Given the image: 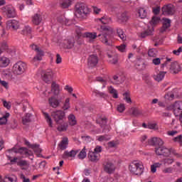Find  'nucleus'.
Returning <instances> with one entry per match:
<instances>
[{
    "mask_svg": "<svg viewBox=\"0 0 182 182\" xmlns=\"http://www.w3.org/2000/svg\"><path fill=\"white\" fill-rule=\"evenodd\" d=\"M103 33L98 35L101 42L106 46H113V42L110 41V34L113 33V28L107 26H101Z\"/></svg>",
    "mask_w": 182,
    "mask_h": 182,
    "instance_id": "obj_1",
    "label": "nucleus"
},
{
    "mask_svg": "<svg viewBox=\"0 0 182 182\" xmlns=\"http://www.w3.org/2000/svg\"><path fill=\"white\" fill-rule=\"evenodd\" d=\"M129 170L134 176H141L144 173V165L141 161H134L130 164Z\"/></svg>",
    "mask_w": 182,
    "mask_h": 182,
    "instance_id": "obj_2",
    "label": "nucleus"
},
{
    "mask_svg": "<svg viewBox=\"0 0 182 182\" xmlns=\"http://www.w3.org/2000/svg\"><path fill=\"white\" fill-rule=\"evenodd\" d=\"M90 14V9L83 3H78L75 5V15L77 18H86Z\"/></svg>",
    "mask_w": 182,
    "mask_h": 182,
    "instance_id": "obj_3",
    "label": "nucleus"
},
{
    "mask_svg": "<svg viewBox=\"0 0 182 182\" xmlns=\"http://www.w3.org/2000/svg\"><path fill=\"white\" fill-rule=\"evenodd\" d=\"M166 110H172L176 117H179V122L182 123V101H176L168 106Z\"/></svg>",
    "mask_w": 182,
    "mask_h": 182,
    "instance_id": "obj_4",
    "label": "nucleus"
},
{
    "mask_svg": "<svg viewBox=\"0 0 182 182\" xmlns=\"http://www.w3.org/2000/svg\"><path fill=\"white\" fill-rule=\"evenodd\" d=\"M160 22V18L157 16H153L151 20L149 21L151 27H148L146 30L141 33V37L146 38V36H151L154 32V25H157Z\"/></svg>",
    "mask_w": 182,
    "mask_h": 182,
    "instance_id": "obj_5",
    "label": "nucleus"
},
{
    "mask_svg": "<svg viewBox=\"0 0 182 182\" xmlns=\"http://www.w3.org/2000/svg\"><path fill=\"white\" fill-rule=\"evenodd\" d=\"M171 58H166V61L161 64V68H168L172 73H178V72H181V67L176 61L171 63Z\"/></svg>",
    "mask_w": 182,
    "mask_h": 182,
    "instance_id": "obj_6",
    "label": "nucleus"
},
{
    "mask_svg": "<svg viewBox=\"0 0 182 182\" xmlns=\"http://www.w3.org/2000/svg\"><path fill=\"white\" fill-rule=\"evenodd\" d=\"M155 153L157 154V156H165L166 157L170 156L171 153H173L175 156H176V157H181V155L164 146H159L158 148H155Z\"/></svg>",
    "mask_w": 182,
    "mask_h": 182,
    "instance_id": "obj_7",
    "label": "nucleus"
},
{
    "mask_svg": "<svg viewBox=\"0 0 182 182\" xmlns=\"http://www.w3.org/2000/svg\"><path fill=\"white\" fill-rule=\"evenodd\" d=\"M26 68V63L22 61H18L13 65L12 71L14 75H23V73H25Z\"/></svg>",
    "mask_w": 182,
    "mask_h": 182,
    "instance_id": "obj_8",
    "label": "nucleus"
},
{
    "mask_svg": "<svg viewBox=\"0 0 182 182\" xmlns=\"http://www.w3.org/2000/svg\"><path fill=\"white\" fill-rule=\"evenodd\" d=\"M2 12L9 18H16L18 14H16V9L12 5H7L1 8Z\"/></svg>",
    "mask_w": 182,
    "mask_h": 182,
    "instance_id": "obj_9",
    "label": "nucleus"
},
{
    "mask_svg": "<svg viewBox=\"0 0 182 182\" xmlns=\"http://www.w3.org/2000/svg\"><path fill=\"white\" fill-rule=\"evenodd\" d=\"M30 48H31V49L35 50V52L37 53L36 55L33 58V63H34V62H40V60H42V57L44 55L43 50L40 49L39 47L35 44L30 46Z\"/></svg>",
    "mask_w": 182,
    "mask_h": 182,
    "instance_id": "obj_10",
    "label": "nucleus"
},
{
    "mask_svg": "<svg viewBox=\"0 0 182 182\" xmlns=\"http://www.w3.org/2000/svg\"><path fill=\"white\" fill-rule=\"evenodd\" d=\"M104 171L105 173H107L108 174H113L114 173V171L116 170V166H114V164L110 161H106L104 164Z\"/></svg>",
    "mask_w": 182,
    "mask_h": 182,
    "instance_id": "obj_11",
    "label": "nucleus"
},
{
    "mask_svg": "<svg viewBox=\"0 0 182 182\" xmlns=\"http://www.w3.org/2000/svg\"><path fill=\"white\" fill-rule=\"evenodd\" d=\"M19 26L20 24L18 20L11 19L6 22V29H9V31H18Z\"/></svg>",
    "mask_w": 182,
    "mask_h": 182,
    "instance_id": "obj_12",
    "label": "nucleus"
},
{
    "mask_svg": "<svg viewBox=\"0 0 182 182\" xmlns=\"http://www.w3.org/2000/svg\"><path fill=\"white\" fill-rule=\"evenodd\" d=\"M97 123L101 126L102 129V132L104 133H106L107 132H109V127L107 125V119L106 117H100L97 119Z\"/></svg>",
    "mask_w": 182,
    "mask_h": 182,
    "instance_id": "obj_13",
    "label": "nucleus"
},
{
    "mask_svg": "<svg viewBox=\"0 0 182 182\" xmlns=\"http://www.w3.org/2000/svg\"><path fill=\"white\" fill-rule=\"evenodd\" d=\"M51 116L56 123H59V122L63 120V118L65 117V112L62 110L54 111L52 112Z\"/></svg>",
    "mask_w": 182,
    "mask_h": 182,
    "instance_id": "obj_14",
    "label": "nucleus"
},
{
    "mask_svg": "<svg viewBox=\"0 0 182 182\" xmlns=\"http://www.w3.org/2000/svg\"><path fill=\"white\" fill-rule=\"evenodd\" d=\"M97 63H99V58L97 57V55L93 54L89 56L87 64L90 68L96 67Z\"/></svg>",
    "mask_w": 182,
    "mask_h": 182,
    "instance_id": "obj_15",
    "label": "nucleus"
},
{
    "mask_svg": "<svg viewBox=\"0 0 182 182\" xmlns=\"http://www.w3.org/2000/svg\"><path fill=\"white\" fill-rule=\"evenodd\" d=\"M53 80V71L51 69H48L45 71L43 75V80L49 84Z\"/></svg>",
    "mask_w": 182,
    "mask_h": 182,
    "instance_id": "obj_16",
    "label": "nucleus"
},
{
    "mask_svg": "<svg viewBox=\"0 0 182 182\" xmlns=\"http://www.w3.org/2000/svg\"><path fill=\"white\" fill-rule=\"evenodd\" d=\"M148 143L150 146H159V147H161V146L164 144V141H163V139L159 137L151 138L148 141Z\"/></svg>",
    "mask_w": 182,
    "mask_h": 182,
    "instance_id": "obj_17",
    "label": "nucleus"
},
{
    "mask_svg": "<svg viewBox=\"0 0 182 182\" xmlns=\"http://www.w3.org/2000/svg\"><path fill=\"white\" fill-rule=\"evenodd\" d=\"M163 15H173L174 14V6L168 4L162 7Z\"/></svg>",
    "mask_w": 182,
    "mask_h": 182,
    "instance_id": "obj_18",
    "label": "nucleus"
},
{
    "mask_svg": "<svg viewBox=\"0 0 182 182\" xmlns=\"http://www.w3.org/2000/svg\"><path fill=\"white\" fill-rule=\"evenodd\" d=\"M88 159L92 163H97L100 160V154L90 151L88 153Z\"/></svg>",
    "mask_w": 182,
    "mask_h": 182,
    "instance_id": "obj_19",
    "label": "nucleus"
},
{
    "mask_svg": "<svg viewBox=\"0 0 182 182\" xmlns=\"http://www.w3.org/2000/svg\"><path fill=\"white\" fill-rule=\"evenodd\" d=\"M48 103L51 107L56 109L60 105V100L56 98V97L52 96L48 99Z\"/></svg>",
    "mask_w": 182,
    "mask_h": 182,
    "instance_id": "obj_20",
    "label": "nucleus"
},
{
    "mask_svg": "<svg viewBox=\"0 0 182 182\" xmlns=\"http://www.w3.org/2000/svg\"><path fill=\"white\" fill-rule=\"evenodd\" d=\"M82 38H86L89 40L90 42H93L96 38H97V33H90V32H85L82 35Z\"/></svg>",
    "mask_w": 182,
    "mask_h": 182,
    "instance_id": "obj_21",
    "label": "nucleus"
},
{
    "mask_svg": "<svg viewBox=\"0 0 182 182\" xmlns=\"http://www.w3.org/2000/svg\"><path fill=\"white\" fill-rule=\"evenodd\" d=\"M51 92L54 96H59L60 93V88L56 82H53L51 84Z\"/></svg>",
    "mask_w": 182,
    "mask_h": 182,
    "instance_id": "obj_22",
    "label": "nucleus"
},
{
    "mask_svg": "<svg viewBox=\"0 0 182 182\" xmlns=\"http://www.w3.org/2000/svg\"><path fill=\"white\" fill-rule=\"evenodd\" d=\"M164 23L163 26L161 28V32H166L170 26H171V20L168 18H163Z\"/></svg>",
    "mask_w": 182,
    "mask_h": 182,
    "instance_id": "obj_23",
    "label": "nucleus"
},
{
    "mask_svg": "<svg viewBox=\"0 0 182 182\" xmlns=\"http://www.w3.org/2000/svg\"><path fill=\"white\" fill-rule=\"evenodd\" d=\"M18 154H21L22 157H28V156H32V152L25 147H21L18 149Z\"/></svg>",
    "mask_w": 182,
    "mask_h": 182,
    "instance_id": "obj_24",
    "label": "nucleus"
},
{
    "mask_svg": "<svg viewBox=\"0 0 182 182\" xmlns=\"http://www.w3.org/2000/svg\"><path fill=\"white\" fill-rule=\"evenodd\" d=\"M68 145H69V139H68V137H64L58 144V147L59 149H60V150H66V149H68Z\"/></svg>",
    "mask_w": 182,
    "mask_h": 182,
    "instance_id": "obj_25",
    "label": "nucleus"
},
{
    "mask_svg": "<svg viewBox=\"0 0 182 182\" xmlns=\"http://www.w3.org/2000/svg\"><path fill=\"white\" fill-rule=\"evenodd\" d=\"M9 63H11L9 58L5 56L0 57V68H6L9 66Z\"/></svg>",
    "mask_w": 182,
    "mask_h": 182,
    "instance_id": "obj_26",
    "label": "nucleus"
},
{
    "mask_svg": "<svg viewBox=\"0 0 182 182\" xmlns=\"http://www.w3.org/2000/svg\"><path fill=\"white\" fill-rule=\"evenodd\" d=\"M75 46V39L73 38L64 41V47L66 49H72Z\"/></svg>",
    "mask_w": 182,
    "mask_h": 182,
    "instance_id": "obj_27",
    "label": "nucleus"
},
{
    "mask_svg": "<svg viewBox=\"0 0 182 182\" xmlns=\"http://www.w3.org/2000/svg\"><path fill=\"white\" fill-rule=\"evenodd\" d=\"M166 73H167V72L160 71L159 73L154 75V80H156V82H161V80L164 79Z\"/></svg>",
    "mask_w": 182,
    "mask_h": 182,
    "instance_id": "obj_28",
    "label": "nucleus"
},
{
    "mask_svg": "<svg viewBox=\"0 0 182 182\" xmlns=\"http://www.w3.org/2000/svg\"><path fill=\"white\" fill-rule=\"evenodd\" d=\"M18 178L15 175H6L3 178V181L1 182H17Z\"/></svg>",
    "mask_w": 182,
    "mask_h": 182,
    "instance_id": "obj_29",
    "label": "nucleus"
},
{
    "mask_svg": "<svg viewBox=\"0 0 182 182\" xmlns=\"http://www.w3.org/2000/svg\"><path fill=\"white\" fill-rule=\"evenodd\" d=\"M68 119L70 126H76V124H77V121L76 120L75 114H70L68 117Z\"/></svg>",
    "mask_w": 182,
    "mask_h": 182,
    "instance_id": "obj_30",
    "label": "nucleus"
},
{
    "mask_svg": "<svg viewBox=\"0 0 182 182\" xmlns=\"http://www.w3.org/2000/svg\"><path fill=\"white\" fill-rule=\"evenodd\" d=\"M137 14L141 19H146L147 18V11L144 8H139L137 10Z\"/></svg>",
    "mask_w": 182,
    "mask_h": 182,
    "instance_id": "obj_31",
    "label": "nucleus"
},
{
    "mask_svg": "<svg viewBox=\"0 0 182 182\" xmlns=\"http://www.w3.org/2000/svg\"><path fill=\"white\" fill-rule=\"evenodd\" d=\"M11 116V114L9 112H6L5 114L3 115V117H0V125L4 126V124H6L8 123V119Z\"/></svg>",
    "mask_w": 182,
    "mask_h": 182,
    "instance_id": "obj_32",
    "label": "nucleus"
},
{
    "mask_svg": "<svg viewBox=\"0 0 182 182\" xmlns=\"http://www.w3.org/2000/svg\"><path fill=\"white\" fill-rule=\"evenodd\" d=\"M32 22L34 23V25H39L41 22H42V16L40 14H35L32 17Z\"/></svg>",
    "mask_w": 182,
    "mask_h": 182,
    "instance_id": "obj_33",
    "label": "nucleus"
},
{
    "mask_svg": "<svg viewBox=\"0 0 182 182\" xmlns=\"http://www.w3.org/2000/svg\"><path fill=\"white\" fill-rule=\"evenodd\" d=\"M97 21H100V23L106 25L107 23H112V18L107 16H104L100 18H97Z\"/></svg>",
    "mask_w": 182,
    "mask_h": 182,
    "instance_id": "obj_34",
    "label": "nucleus"
},
{
    "mask_svg": "<svg viewBox=\"0 0 182 182\" xmlns=\"http://www.w3.org/2000/svg\"><path fill=\"white\" fill-rule=\"evenodd\" d=\"M68 127H69L68 122H63L57 127V130L58 132H66L68 130Z\"/></svg>",
    "mask_w": 182,
    "mask_h": 182,
    "instance_id": "obj_35",
    "label": "nucleus"
},
{
    "mask_svg": "<svg viewBox=\"0 0 182 182\" xmlns=\"http://www.w3.org/2000/svg\"><path fill=\"white\" fill-rule=\"evenodd\" d=\"M79 153V150H71L70 151H65V155L67 157H75V156Z\"/></svg>",
    "mask_w": 182,
    "mask_h": 182,
    "instance_id": "obj_36",
    "label": "nucleus"
},
{
    "mask_svg": "<svg viewBox=\"0 0 182 182\" xmlns=\"http://www.w3.org/2000/svg\"><path fill=\"white\" fill-rule=\"evenodd\" d=\"M107 56L109 59V63H112V65H116V63H117L119 59L117 58V55H112L110 54H108Z\"/></svg>",
    "mask_w": 182,
    "mask_h": 182,
    "instance_id": "obj_37",
    "label": "nucleus"
},
{
    "mask_svg": "<svg viewBox=\"0 0 182 182\" xmlns=\"http://www.w3.org/2000/svg\"><path fill=\"white\" fill-rule=\"evenodd\" d=\"M109 92L112 95V97L114 99H117L119 97V95L117 94V90H114V88L112 86H109L108 87Z\"/></svg>",
    "mask_w": 182,
    "mask_h": 182,
    "instance_id": "obj_38",
    "label": "nucleus"
},
{
    "mask_svg": "<svg viewBox=\"0 0 182 182\" xmlns=\"http://www.w3.org/2000/svg\"><path fill=\"white\" fill-rule=\"evenodd\" d=\"M113 80L112 82L113 85H120L121 83H123V80H120V77L119 75H115L112 77Z\"/></svg>",
    "mask_w": 182,
    "mask_h": 182,
    "instance_id": "obj_39",
    "label": "nucleus"
},
{
    "mask_svg": "<svg viewBox=\"0 0 182 182\" xmlns=\"http://www.w3.org/2000/svg\"><path fill=\"white\" fill-rule=\"evenodd\" d=\"M60 5L61 8H69L70 5H72V1L71 0H63L60 1Z\"/></svg>",
    "mask_w": 182,
    "mask_h": 182,
    "instance_id": "obj_40",
    "label": "nucleus"
},
{
    "mask_svg": "<svg viewBox=\"0 0 182 182\" xmlns=\"http://www.w3.org/2000/svg\"><path fill=\"white\" fill-rule=\"evenodd\" d=\"M31 149L33 150L34 153H36L38 155H39L40 153H42V149L39 144H33L31 145Z\"/></svg>",
    "mask_w": 182,
    "mask_h": 182,
    "instance_id": "obj_41",
    "label": "nucleus"
},
{
    "mask_svg": "<svg viewBox=\"0 0 182 182\" xmlns=\"http://www.w3.org/2000/svg\"><path fill=\"white\" fill-rule=\"evenodd\" d=\"M43 116H44L47 123L48 124V126L50 127H53L52 118L50 117L49 114H48L47 112H43Z\"/></svg>",
    "mask_w": 182,
    "mask_h": 182,
    "instance_id": "obj_42",
    "label": "nucleus"
},
{
    "mask_svg": "<svg viewBox=\"0 0 182 182\" xmlns=\"http://www.w3.org/2000/svg\"><path fill=\"white\" fill-rule=\"evenodd\" d=\"M119 22L124 23L129 21V16L125 13L122 14L118 18Z\"/></svg>",
    "mask_w": 182,
    "mask_h": 182,
    "instance_id": "obj_43",
    "label": "nucleus"
},
{
    "mask_svg": "<svg viewBox=\"0 0 182 182\" xmlns=\"http://www.w3.org/2000/svg\"><path fill=\"white\" fill-rule=\"evenodd\" d=\"M97 140L98 141H109L110 140V136L109 135H101L97 136Z\"/></svg>",
    "mask_w": 182,
    "mask_h": 182,
    "instance_id": "obj_44",
    "label": "nucleus"
},
{
    "mask_svg": "<svg viewBox=\"0 0 182 182\" xmlns=\"http://www.w3.org/2000/svg\"><path fill=\"white\" fill-rule=\"evenodd\" d=\"M161 167V163H155L151 166V172L154 173L157 171V168H160Z\"/></svg>",
    "mask_w": 182,
    "mask_h": 182,
    "instance_id": "obj_45",
    "label": "nucleus"
},
{
    "mask_svg": "<svg viewBox=\"0 0 182 182\" xmlns=\"http://www.w3.org/2000/svg\"><path fill=\"white\" fill-rule=\"evenodd\" d=\"M117 33L120 39H122V41H126V35H124V32L122 28H117Z\"/></svg>",
    "mask_w": 182,
    "mask_h": 182,
    "instance_id": "obj_46",
    "label": "nucleus"
},
{
    "mask_svg": "<svg viewBox=\"0 0 182 182\" xmlns=\"http://www.w3.org/2000/svg\"><path fill=\"white\" fill-rule=\"evenodd\" d=\"M32 115L31 114H26L22 119L23 124H28L31 122V117Z\"/></svg>",
    "mask_w": 182,
    "mask_h": 182,
    "instance_id": "obj_47",
    "label": "nucleus"
},
{
    "mask_svg": "<svg viewBox=\"0 0 182 182\" xmlns=\"http://www.w3.org/2000/svg\"><path fill=\"white\" fill-rule=\"evenodd\" d=\"M78 159L80 160H83V159H86V147H84L77 155Z\"/></svg>",
    "mask_w": 182,
    "mask_h": 182,
    "instance_id": "obj_48",
    "label": "nucleus"
},
{
    "mask_svg": "<svg viewBox=\"0 0 182 182\" xmlns=\"http://www.w3.org/2000/svg\"><path fill=\"white\" fill-rule=\"evenodd\" d=\"M1 102L3 103L4 107L7 109V110H11V108L12 107V102H8L6 100H1Z\"/></svg>",
    "mask_w": 182,
    "mask_h": 182,
    "instance_id": "obj_49",
    "label": "nucleus"
},
{
    "mask_svg": "<svg viewBox=\"0 0 182 182\" xmlns=\"http://www.w3.org/2000/svg\"><path fill=\"white\" fill-rule=\"evenodd\" d=\"M131 113L133 114V116H140V114H142L141 110L137 109V108H132L131 109Z\"/></svg>",
    "mask_w": 182,
    "mask_h": 182,
    "instance_id": "obj_50",
    "label": "nucleus"
},
{
    "mask_svg": "<svg viewBox=\"0 0 182 182\" xmlns=\"http://www.w3.org/2000/svg\"><path fill=\"white\" fill-rule=\"evenodd\" d=\"M68 109H70V99L67 98L63 103V109L68 110Z\"/></svg>",
    "mask_w": 182,
    "mask_h": 182,
    "instance_id": "obj_51",
    "label": "nucleus"
},
{
    "mask_svg": "<svg viewBox=\"0 0 182 182\" xmlns=\"http://www.w3.org/2000/svg\"><path fill=\"white\" fill-rule=\"evenodd\" d=\"M6 49H8V44L6 42L3 41L0 43V55H2V52H4V50H6Z\"/></svg>",
    "mask_w": 182,
    "mask_h": 182,
    "instance_id": "obj_52",
    "label": "nucleus"
},
{
    "mask_svg": "<svg viewBox=\"0 0 182 182\" xmlns=\"http://www.w3.org/2000/svg\"><path fill=\"white\" fill-rule=\"evenodd\" d=\"M22 32L23 35H31V33H32V28L29 26H26Z\"/></svg>",
    "mask_w": 182,
    "mask_h": 182,
    "instance_id": "obj_53",
    "label": "nucleus"
},
{
    "mask_svg": "<svg viewBox=\"0 0 182 182\" xmlns=\"http://www.w3.org/2000/svg\"><path fill=\"white\" fill-rule=\"evenodd\" d=\"M148 55L150 58H156V56H157V50L154 48L149 49L148 51Z\"/></svg>",
    "mask_w": 182,
    "mask_h": 182,
    "instance_id": "obj_54",
    "label": "nucleus"
},
{
    "mask_svg": "<svg viewBox=\"0 0 182 182\" xmlns=\"http://www.w3.org/2000/svg\"><path fill=\"white\" fill-rule=\"evenodd\" d=\"M123 96L124 100H125L127 103H132V98H130V94H129V92L124 93Z\"/></svg>",
    "mask_w": 182,
    "mask_h": 182,
    "instance_id": "obj_55",
    "label": "nucleus"
},
{
    "mask_svg": "<svg viewBox=\"0 0 182 182\" xmlns=\"http://www.w3.org/2000/svg\"><path fill=\"white\" fill-rule=\"evenodd\" d=\"M92 95L94 96H97V97H105V93L104 92H101L97 90H95L92 91Z\"/></svg>",
    "mask_w": 182,
    "mask_h": 182,
    "instance_id": "obj_56",
    "label": "nucleus"
},
{
    "mask_svg": "<svg viewBox=\"0 0 182 182\" xmlns=\"http://www.w3.org/2000/svg\"><path fill=\"white\" fill-rule=\"evenodd\" d=\"M75 32H76V34H77L76 38L77 39H80V38H83V34L85 33H82V30L80 29V28H77L75 29Z\"/></svg>",
    "mask_w": 182,
    "mask_h": 182,
    "instance_id": "obj_57",
    "label": "nucleus"
},
{
    "mask_svg": "<svg viewBox=\"0 0 182 182\" xmlns=\"http://www.w3.org/2000/svg\"><path fill=\"white\" fill-rule=\"evenodd\" d=\"M141 65H143V62L141 61V60L138 59L136 60V63H135L136 69H137L138 70H141Z\"/></svg>",
    "mask_w": 182,
    "mask_h": 182,
    "instance_id": "obj_58",
    "label": "nucleus"
},
{
    "mask_svg": "<svg viewBox=\"0 0 182 182\" xmlns=\"http://www.w3.org/2000/svg\"><path fill=\"white\" fill-rule=\"evenodd\" d=\"M173 170H174L173 167H167L162 170V173H164V174H171Z\"/></svg>",
    "mask_w": 182,
    "mask_h": 182,
    "instance_id": "obj_59",
    "label": "nucleus"
},
{
    "mask_svg": "<svg viewBox=\"0 0 182 182\" xmlns=\"http://www.w3.org/2000/svg\"><path fill=\"white\" fill-rule=\"evenodd\" d=\"M82 140H83V141H85V143H90V141H92V138L89 135H84L81 136Z\"/></svg>",
    "mask_w": 182,
    "mask_h": 182,
    "instance_id": "obj_60",
    "label": "nucleus"
},
{
    "mask_svg": "<svg viewBox=\"0 0 182 182\" xmlns=\"http://www.w3.org/2000/svg\"><path fill=\"white\" fill-rule=\"evenodd\" d=\"M116 48H117V49H118L119 52H121L122 53L126 52L127 46L125 44H122L120 46H117Z\"/></svg>",
    "mask_w": 182,
    "mask_h": 182,
    "instance_id": "obj_61",
    "label": "nucleus"
},
{
    "mask_svg": "<svg viewBox=\"0 0 182 182\" xmlns=\"http://www.w3.org/2000/svg\"><path fill=\"white\" fill-rule=\"evenodd\" d=\"M164 164H167L168 166H170L171 164L174 163L173 159L166 158L164 160Z\"/></svg>",
    "mask_w": 182,
    "mask_h": 182,
    "instance_id": "obj_62",
    "label": "nucleus"
},
{
    "mask_svg": "<svg viewBox=\"0 0 182 182\" xmlns=\"http://www.w3.org/2000/svg\"><path fill=\"white\" fill-rule=\"evenodd\" d=\"M107 146L109 149H113L117 146V141H111L107 143Z\"/></svg>",
    "mask_w": 182,
    "mask_h": 182,
    "instance_id": "obj_63",
    "label": "nucleus"
},
{
    "mask_svg": "<svg viewBox=\"0 0 182 182\" xmlns=\"http://www.w3.org/2000/svg\"><path fill=\"white\" fill-rule=\"evenodd\" d=\"M173 141L179 143L180 146H182V135H179L173 138Z\"/></svg>",
    "mask_w": 182,
    "mask_h": 182,
    "instance_id": "obj_64",
    "label": "nucleus"
}]
</instances>
